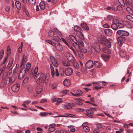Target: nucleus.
Returning <instances> with one entry per match:
<instances>
[{
  "instance_id": "f257e3e1",
  "label": "nucleus",
  "mask_w": 133,
  "mask_h": 133,
  "mask_svg": "<svg viewBox=\"0 0 133 133\" xmlns=\"http://www.w3.org/2000/svg\"><path fill=\"white\" fill-rule=\"evenodd\" d=\"M16 78V77L15 75H13L9 77L3 75L1 85L2 87H5L6 85H10L15 81Z\"/></svg>"
},
{
  "instance_id": "f03ea898",
  "label": "nucleus",
  "mask_w": 133,
  "mask_h": 133,
  "mask_svg": "<svg viewBox=\"0 0 133 133\" xmlns=\"http://www.w3.org/2000/svg\"><path fill=\"white\" fill-rule=\"evenodd\" d=\"M70 38L74 42L73 45L75 48L77 50L79 49L80 47L79 45H81L82 46H84V44L82 40H79L77 41L76 37L72 35H70L69 36Z\"/></svg>"
},
{
  "instance_id": "7ed1b4c3",
  "label": "nucleus",
  "mask_w": 133,
  "mask_h": 133,
  "mask_svg": "<svg viewBox=\"0 0 133 133\" xmlns=\"http://www.w3.org/2000/svg\"><path fill=\"white\" fill-rule=\"evenodd\" d=\"M36 79L37 83H43L48 78L46 77V75L44 73H39L36 76Z\"/></svg>"
},
{
  "instance_id": "20e7f679",
  "label": "nucleus",
  "mask_w": 133,
  "mask_h": 133,
  "mask_svg": "<svg viewBox=\"0 0 133 133\" xmlns=\"http://www.w3.org/2000/svg\"><path fill=\"white\" fill-rule=\"evenodd\" d=\"M53 44H54V46H55L57 51L61 52L63 50V47L59 43H56L54 42Z\"/></svg>"
},
{
  "instance_id": "39448f33",
  "label": "nucleus",
  "mask_w": 133,
  "mask_h": 133,
  "mask_svg": "<svg viewBox=\"0 0 133 133\" xmlns=\"http://www.w3.org/2000/svg\"><path fill=\"white\" fill-rule=\"evenodd\" d=\"M117 34L119 35L127 36L129 35V32L125 30H120L117 31Z\"/></svg>"
},
{
  "instance_id": "423d86ee",
  "label": "nucleus",
  "mask_w": 133,
  "mask_h": 133,
  "mask_svg": "<svg viewBox=\"0 0 133 133\" xmlns=\"http://www.w3.org/2000/svg\"><path fill=\"white\" fill-rule=\"evenodd\" d=\"M26 73V69L24 68H22L19 73L18 78L20 79L23 78Z\"/></svg>"
},
{
  "instance_id": "0eeeda50",
  "label": "nucleus",
  "mask_w": 133,
  "mask_h": 133,
  "mask_svg": "<svg viewBox=\"0 0 133 133\" xmlns=\"http://www.w3.org/2000/svg\"><path fill=\"white\" fill-rule=\"evenodd\" d=\"M66 56L68 60L70 62H72L74 60L75 58L73 55L69 52L66 53Z\"/></svg>"
},
{
  "instance_id": "6e6552de",
  "label": "nucleus",
  "mask_w": 133,
  "mask_h": 133,
  "mask_svg": "<svg viewBox=\"0 0 133 133\" xmlns=\"http://www.w3.org/2000/svg\"><path fill=\"white\" fill-rule=\"evenodd\" d=\"M50 59L51 61L54 66L57 67L58 65V63L56 59L53 56H51Z\"/></svg>"
},
{
  "instance_id": "1a4fd4ad",
  "label": "nucleus",
  "mask_w": 133,
  "mask_h": 133,
  "mask_svg": "<svg viewBox=\"0 0 133 133\" xmlns=\"http://www.w3.org/2000/svg\"><path fill=\"white\" fill-rule=\"evenodd\" d=\"M94 65V63L91 60L88 61L85 64L86 68L88 69L91 68Z\"/></svg>"
},
{
  "instance_id": "9d476101",
  "label": "nucleus",
  "mask_w": 133,
  "mask_h": 133,
  "mask_svg": "<svg viewBox=\"0 0 133 133\" xmlns=\"http://www.w3.org/2000/svg\"><path fill=\"white\" fill-rule=\"evenodd\" d=\"M92 49H94L95 51L98 52H99L100 51V48L99 44L98 43H95L93 46H92Z\"/></svg>"
},
{
  "instance_id": "9b49d317",
  "label": "nucleus",
  "mask_w": 133,
  "mask_h": 133,
  "mask_svg": "<svg viewBox=\"0 0 133 133\" xmlns=\"http://www.w3.org/2000/svg\"><path fill=\"white\" fill-rule=\"evenodd\" d=\"M20 85L19 84H17L13 85L12 87V90L14 92H17L19 89Z\"/></svg>"
},
{
  "instance_id": "f8f14e48",
  "label": "nucleus",
  "mask_w": 133,
  "mask_h": 133,
  "mask_svg": "<svg viewBox=\"0 0 133 133\" xmlns=\"http://www.w3.org/2000/svg\"><path fill=\"white\" fill-rule=\"evenodd\" d=\"M65 74L67 76H70L72 73L73 71L72 69L70 68H66L65 70Z\"/></svg>"
},
{
  "instance_id": "ddd939ff",
  "label": "nucleus",
  "mask_w": 133,
  "mask_h": 133,
  "mask_svg": "<svg viewBox=\"0 0 133 133\" xmlns=\"http://www.w3.org/2000/svg\"><path fill=\"white\" fill-rule=\"evenodd\" d=\"M114 21L116 22V23H112L111 25V27L113 30H116L118 28L117 23L119 21L117 19H115L114 20Z\"/></svg>"
},
{
  "instance_id": "4468645a",
  "label": "nucleus",
  "mask_w": 133,
  "mask_h": 133,
  "mask_svg": "<svg viewBox=\"0 0 133 133\" xmlns=\"http://www.w3.org/2000/svg\"><path fill=\"white\" fill-rule=\"evenodd\" d=\"M124 26L129 28H132V25L129 22L126 21H123V22Z\"/></svg>"
},
{
  "instance_id": "2eb2a0df",
  "label": "nucleus",
  "mask_w": 133,
  "mask_h": 133,
  "mask_svg": "<svg viewBox=\"0 0 133 133\" xmlns=\"http://www.w3.org/2000/svg\"><path fill=\"white\" fill-rule=\"evenodd\" d=\"M104 32L106 35L108 36H110L112 34V30L110 29H105L104 30Z\"/></svg>"
},
{
  "instance_id": "dca6fc26",
  "label": "nucleus",
  "mask_w": 133,
  "mask_h": 133,
  "mask_svg": "<svg viewBox=\"0 0 133 133\" xmlns=\"http://www.w3.org/2000/svg\"><path fill=\"white\" fill-rule=\"evenodd\" d=\"M27 90L29 93L30 94L32 93L34 90L33 86L31 85H30L28 86L27 87Z\"/></svg>"
},
{
  "instance_id": "f3484780",
  "label": "nucleus",
  "mask_w": 133,
  "mask_h": 133,
  "mask_svg": "<svg viewBox=\"0 0 133 133\" xmlns=\"http://www.w3.org/2000/svg\"><path fill=\"white\" fill-rule=\"evenodd\" d=\"M36 92L37 94H39L42 91V86L40 85H38L36 87L35 89Z\"/></svg>"
},
{
  "instance_id": "a211bd4d",
  "label": "nucleus",
  "mask_w": 133,
  "mask_h": 133,
  "mask_svg": "<svg viewBox=\"0 0 133 133\" xmlns=\"http://www.w3.org/2000/svg\"><path fill=\"white\" fill-rule=\"evenodd\" d=\"M14 59L12 58H11L9 61L7 65L6 68L9 69L10 68L14 62Z\"/></svg>"
},
{
  "instance_id": "6ab92c4d",
  "label": "nucleus",
  "mask_w": 133,
  "mask_h": 133,
  "mask_svg": "<svg viewBox=\"0 0 133 133\" xmlns=\"http://www.w3.org/2000/svg\"><path fill=\"white\" fill-rule=\"evenodd\" d=\"M73 105V103H69L68 104L64 105V107L66 109H71L72 108V105Z\"/></svg>"
},
{
  "instance_id": "aec40b11",
  "label": "nucleus",
  "mask_w": 133,
  "mask_h": 133,
  "mask_svg": "<svg viewBox=\"0 0 133 133\" xmlns=\"http://www.w3.org/2000/svg\"><path fill=\"white\" fill-rule=\"evenodd\" d=\"M101 57L104 61L108 60L110 58L109 55L107 54H102Z\"/></svg>"
},
{
  "instance_id": "412c9836",
  "label": "nucleus",
  "mask_w": 133,
  "mask_h": 133,
  "mask_svg": "<svg viewBox=\"0 0 133 133\" xmlns=\"http://www.w3.org/2000/svg\"><path fill=\"white\" fill-rule=\"evenodd\" d=\"M52 40L53 42H55L56 43H59V42L61 41V39L58 36H55L53 37Z\"/></svg>"
},
{
  "instance_id": "4be33fe9",
  "label": "nucleus",
  "mask_w": 133,
  "mask_h": 133,
  "mask_svg": "<svg viewBox=\"0 0 133 133\" xmlns=\"http://www.w3.org/2000/svg\"><path fill=\"white\" fill-rule=\"evenodd\" d=\"M107 40L106 37L104 36H101L100 38V41L102 44H104Z\"/></svg>"
},
{
  "instance_id": "5701e85b",
  "label": "nucleus",
  "mask_w": 133,
  "mask_h": 133,
  "mask_svg": "<svg viewBox=\"0 0 133 133\" xmlns=\"http://www.w3.org/2000/svg\"><path fill=\"white\" fill-rule=\"evenodd\" d=\"M63 83L64 85L66 87H69L70 85V81L68 79H65Z\"/></svg>"
},
{
  "instance_id": "b1692460",
  "label": "nucleus",
  "mask_w": 133,
  "mask_h": 133,
  "mask_svg": "<svg viewBox=\"0 0 133 133\" xmlns=\"http://www.w3.org/2000/svg\"><path fill=\"white\" fill-rule=\"evenodd\" d=\"M81 26L83 28L87 31H88L89 30L88 26L85 23H82L81 24Z\"/></svg>"
},
{
  "instance_id": "393cba45",
  "label": "nucleus",
  "mask_w": 133,
  "mask_h": 133,
  "mask_svg": "<svg viewBox=\"0 0 133 133\" xmlns=\"http://www.w3.org/2000/svg\"><path fill=\"white\" fill-rule=\"evenodd\" d=\"M50 66L51 69V75L52 77H54L55 74V72L54 68L51 64H50Z\"/></svg>"
},
{
  "instance_id": "a878e982",
  "label": "nucleus",
  "mask_w": 133,
  "mask_h": 133,
  "mask_svg": "<svg viewBox=\"0 0 133 133\" xmlns=\"http://www.w3.org/2000/svg\"><path fill=\"white\" fill-rule=\"evenodd\" d=\"M111 41L110 39H108L106 42L104 44L105 46L108 48H110L111 46Z\"/></svg>"
},
{
  "instance_id": "bb28decb",
  "label": "nucleus",
  "mask_w": 133,
  "mask_h": 133,
  "mask_svg": "<svg viewBox=\"0 0 133 133\" xmlns=\"http://www.w3.org/2000/svg\"><path fill=\"white\" fill-rule=\"evenodd\" d=\"M73 116H74V115L70 114H66V115H59L54 116V117L55 118L59 117H67L68 116L73 117Z\"/></svg>"
},
{
  "instance_id": "cd10ccee",
  "label": "nucleus",
  "mask_w": 133,
  "mask_h": 133,
  "mask_svg": "<svg viewBox=\"0 0 133 133\" xmlns=\"http://www.w3.org/2000/svg\"><path fill=\"white\" fill-rule=\"evenodd\" d=\"M15 5L17 8L18 10L20 9L21 7L20 3L18 1H16L15 2Z\"/></svg>"
},
{
  "instance_id": "c85d7f7f",
  "label": "nucleus",
  "mask_w": 133,
  "mask_h": 133,
  "mask_svg": "<svg viewBox=\"0 0 133 133\" xmlns=\"http://www.w3.org/2000/svg\"><path fill=\"white\" fill-rule=\"evenodd\" d=\"M125 40V37L122 36H120L117 38V40L118 42V43H120V44L122 43V41H124Z\"/></svg>"
},
{
  "instance_id": "c756f323",
  "label": "nucleus",
  "mask_w": 133,
  "mask_h": 133,
  "mask_svg": "<svg viewBox=\"0 0 133 133\" xmlns=\"http://www.w3.org/2000/svg\"><path fill=\"white\" fill-rule=\"evenodd\" d=\"M119 55L122 57H124L126 55V52L124 50H122L120 51Z\"/></svg>"
},
{
  "instance_id": "7c9ffc66",
  "label": "nucleus",
  "mask_w": 133,
  "mask_h": 133,
  "mask_svg": "<svg viewBox=\"0 0 133 133\" xmlns=\"http://www.w3.org/2000/svg\"><path fill=\"white\" fill-rule=\"evenodd\" d=\"M39 6L41 9L42 10H43L45 9V5L44 2H41L39 4Z\"/></svg>"
},
{
  "instance_id": "2f4dec72",
  "label": "nucleus",
  "mask_w": 133,
  "mask_h": 133,
  "mask_svg": "<svg viewBox=\"0 0 133 133\" xmlns=\"http://www.w3.org/2000/svg\"><path fill=\"white\" fill-rule=\"evenodd\" d=\"M24 55L22 60L21 67L23 65H25L26 62V58H24Z\"/></svg>"
},
{
  "instance_id": "473e14b6",
  "label": "nucleus",
  "mask_w": 133,
  "mask_h": 133,
  "mask_svg": "<svg viewBox=\"0 0 133 133\" xmlns=\"http://www.w3.org/2000/svg\"><path fill=\"white\" fill-rule=\"evenodd\" d=\"M28 3L32 5H34L36 4V0H28Z\"/></svg>"
},
{
  "instance_id": "72a5a7b5",
  "label": "nucleus",
  "mask_w": 133,
  "mask_h": 133,
  "mask_svg": "<svg viewBox=\"0 0 133 133\" xmlns=\"http://www.w3.org/2000/svg\"><path fill=\"white\" fill-rule=\"evenodd\" d=\"M76 35L78 37L81 38H84V36L82 33L80 31H78L76 34Z\"/></svg>"
},
{
  "instance_id": "f704fd0d",
  "label": "nucleus",
  "mask_w": 133,
  "mask_h": 133,
  "mask_svg": "<svg viewBox=\"0 0 133 133\" xmlns=\"http://www.w3.org/2000/svg\"><path fill=\"white\" fill-rule=\"evenodd\" d=\"M74 29L75 31L78 32V31H81V29L80 27L77 25H76L74 27Z\"/></svg>"
},
{
  "instance_id": "c9c22d12",
  "label": "nucleus",
  "mask_w": 133,
  "mask_h": 133,
  "mask_svg": "<svg viewBox=\"0 0 133 133\" xmlns=\"http://www.w3.org/2000/svg\"><path fill=\"white\" fill-rule=\"evenodd\" d=\"M132 2V0H125V4L127 6H128L131 5Z\"/></svg>"
},
{
  "instance_id": "e433bc0d",
  "label": "nucleus",
  "mask_w": 133,
  "mask_h": 133,
  "mask_svg": "<svg viewBox=\"0 0 133 133\" xmlns=\"http://www.w3.org/2000/svg\"><path fill=\"white\" fill-rule=\"evenodd\" d=\"M82 126L84 127L83 128V130L86 132H88L89 131V128L88 126H84V124H82Z\"/></svg>"
},
{
  "instance_id": "4c0bfd02",
  "label": "nucleus",
  "mask_w": 133,
  "mask_h": 133,
  "mask_svg": "<svg viewBox=\"0 0 133 133\" xmlns=\"http://www.w3.org/2000/svg\"><path fill=\"white\" fill-rule=\"evenodd\" d=\"M94 65L97 68H99L101 67V64L98 62L96 61L94 62Z\"/></svg>"
},
{
  "instance_id": "58836bf2",
  "label": "nucleus",
  "mask_w": 133,
  "mask_h": 133,
  "mask_svg": "<svg viewBox=\"0 0 133 133\" xmlns=\"http://www.w3.org/2000/svg\"><path fill=\"white\" fill-rule=\"evenodd\" d=\"M38 67L36 66L35 67L34 70V72L33 74L34 77H35L36 76L37 74L38 71Z\"/></svg>"
},
{
  "instance_id": "ea45409f",
  "label": "nucleus",
  "mask_w": 133,
  "mask_h": 133,
  "mask_svg": "<svg viewBox=\"0 0 133 133\" xmlns=\"http://www.w3.org/2000/svg\"><path fill=\"white\" fill-rule=\"evenodd\" d=\"M65 70L63 69H60L59 71V74L60 75L62 76H63L64 75V73H65Z\"/></svg>"
},
{
  "instance_id": "a19ab883",
  "label": "nucleus",
  "mask_w": 133,
  "mask_h": 133,
  "mask_svg": "<svg viewBox=\"0 0 133 133\" xmlns=\"http://www.w3.org/2000/svg\"><path fill=\"white\" fill-rule=\"evenodd\" d=\"M11 52V49L10 47L8 46L7 49V56H10Z\"/></svg>"
},
{
  "instance_id": "79ce46f5",
  "label": "nucleus",
  "mask_w": 133,
  "mask_h": 133,
  "mask_svg": "<svg viewBox=\"0 0 133 133\" xmlns=\"http://www.w3.org/2000/svg\"><path fill=\"white\" fill-rule=\"evenodd\" d=\"M127 11L130 14H133V10L131 8L128 7L126 8Z\"/></svg>"
},
{
  "instance_id": "37998d69",
  "label": "nucleus",
  "mask_w": 133,
  "mask_h": 133,
  "mask_svg": "<svg viewBox=\"0 0 133 133\" xmlns=\"http://www.w3.org/2000/svg\"><path fill=\"white\" fill-rule=\"evenodd\" d=\"M126 17L129 20L133 22V15L132 16L129 15H128Z\"/></svg>"
},
{
  "instance_id": "c03bdc74",
  "label": "nucleus",
  "mask_w": 133,
  "mask_h": 133,
  "mask_svg": "<svg viewBox=\"0 0 133 133\" xmlns=\"http://www.w3.org/2000/svg\"><path fill=\"white\" fill-rule=\"evenodd\" d=\"M63 64L64 66H68L70 65L69 63L67 61L63 62Z\"/></svg>"
},
{
  "instance_id": "a18cd8bd",
  "label": "nucleus",
  "mask_w": 133,
  "mask_h": 133,
  "mask_svg": "<svg viewBox=\"0 0 133 133\" xmlns=\"http://www.w3.org/2000/svg\"><path fill=\"white\" fill-rule=\"evenodd\" d=\"M103 87L100 86H94L93 87V90H99L101 89V88H103Z\"/></svg>"
},
{
  "instance_id": "49530a36",
  "label": "nucleus",
  "mask_w": 133,
  "mask_h": 133,
  "mask_svg": "<svg viewBox=\"0 0 133 133\" xmlns=\"http://www.w3.org/2000/svg\"><path fill=\"white\" fill-rule=\"evenodd\" d=\"M81 71L84 73H85L87 71L86 68L83 66L81 67Z\"/></svg>"
},
{
  "instance_id": "de8ad7c7",
  "label": "nucleus",
  "mask_w": 133,
  "mask_h": 133,
  "mask_svg": "<svg viewBox=\"0 0 133 133\" xmlns=\"http://www.w3.org/2000/svg\"><path fill=\"white\" fill-rule=\"evenodd\" d=\"M76 93L77 94L78 96L81 95L83 93L82 91L80 90H76Z\"/></svg>"
},
{
  "instance_id": "09e8293b",
  "label": "nucleus",
  "mask_w": 133,
  "mask_h": 133,
  "mask_svg": "<svg viewBox=\"0 0 133 133\" xmlns=\"http://www.w3.org/2000/svg\"><path fill=\"white\" fill-rule=\"evenodd\" d=\"M54 34V32L52 30H50L48 32V35L49 37H52Z\"/></svg>"
},
{
  "instance_id": "8fccbe9b",
  "label": "nucleus",
  "mask_w": 133,
  "mask_h": 133,
  "mask_svg": "<svg viewBox=\"0 0 133 133\" xmlns=\"http://www.w3.org/2000/svg\"><path fill=\"white\" fill-rule=\"evenodd\" d=\"M103 51L104 52L107 54H109L110 52V50L108 48H104L103 49Z\"/></svg>"
},
{
  "instance_id": "3c124183",
  "label": "nucleus",
  "mask_w": 133,
  "mask_h": 133,
  "mask_svg": "<svg viewBox=\"0 0 133 133\" xmlns=\"http://www.w3.org/2000/svg\"><path fill=\"white\" fill-rule=\"evenodd\" d=\"M73 65L75 68H79V65L78 63L76 62H75L73 63Z\"/></svg>"
},
{
  "instance_id": "603ef678",
  "label": "nucleus",
  "mask_w": 133,
  "mask_h": 133,
  "mask_svg": "<svg viewBox=\"0 0 133 133\" xmlns=\"http://www.w3.org/2000/svg\"><path fill=\"white\" fill-rule=\"evenodd\" d=\"M93 133H99L100 132V130L99 129L95 127L93 129Z\"/></svg>"
},
{
  "instance_id": "864d4df0",
  "label": "nucleus",
  "mask_w": 133,
  "mask_h": 133,
  "mask_svg": "<svg viewBox=\"0 0 133 133\" xmlns=\"http://www.w3.org/2000/svg\"><path fill=\"white\" fill-rule=\"evenodd\" d=\"M118 1L122 6H124L125 5V3L123 0H118Z\"/></svg>"
},
{
  "instance_id": "5fc2aeb1",
  "label": "nucleus",
  "mask_w": 133,
  "mask_h": 133,
  "mask_svg": "<svg viewBox=\"0 0 133 133\" xmlns=\"http://www.w3.org/2000/svg\"><path fill=\"white\" fill-rule=\"evenodd\" d=\"M30 66L31 65L30 63L29 62L28 63L26 66V68L27 71H28L29 70Z\"/></svg>"
},
{
  "instance_id": "6e6d98bb",
  "label": "nucleus",
  "mask_w": 133,
  "mask_h": 133,
  "mask_svg": "<svg viewBox=\"0 0 133 133\" xmlns=\"http://www.w3.org/2000/svg\"><path fill=\"white\" fill-rule=\"evenodd\" d=\"M102 127V125L101 124L98 123L96 124L95 127L99 129L101 128Z\"/></svg>"
},
{
  "instance_id": "4d7b16f0",
  "label": "nucleus",
  "mask_w": 133,
  "mask_h": 133,
  "mask_svg": "<svg viewBox=\"0 0 133 133\" xmlns=\"http://www.w3.org/2000/svg\"><path fill=\"white\" fill-rule=\"evenodd\" d=\"M117 25L118 27L119 28H123L124 25L123 23V24H122L121 23H117Z\"/></svg>"
},
{
  "instance_id": "13d9d810",
  "label": "nucleus",
  "mask_w": 133,
  "mask_h": 133,
  "mask_svg": "<svg viewBox=\"0 0 133 133\" xmlns=\"http://www.w3.org/2000/svg\"><path fill=\"white\" fill-rule=\"evenodd\" d=\"M86 112L88 114H93L94 112L91 110H86Z\"/></svg>"
},
{
  "instance_id": "bf43d9fd",
  "label": "nucleus",
  "mask_w": 133,
  "mask_h": 133,
  "mask_svg": "<svg viewBox=\"0 0 133 133\" xmlns=\"http://www.w3.org/2000/svg\"><path fill=\"white\" fill-rule=\"evenodd\" d=\"M46 42L50 44L51 45L53 46H54V44H53V41L50 40H46Z\"/></svg>"
},
{
  "instance_id": "052dcab7",
  "label": "nucleus",
  "mask_w": 133,
  "mask_h": 133,
  "mask_svg": "<svg viewBox=\"0 0 133 133\" xmlns=\"http://www.w3.org/2000/svg\"><path fill=\"white\" fill-rule=\"evenodd\" d=\"M29 80V78L26 77L23 81V83H27L28 82Z\"/></svg>"
},
{
  "instance_id": "680f3d73",
  "label": "nucleus",
  "mask_w": 133,
  "mask_h": 133,
  "mask_svg": "<svg viewBox=\"0 0 133 133\" xmlns=\"http://www.w3.org/2000/svg\"><path fill=\"white\" fill-rule=\"evenodd\" d=\"M4 54V51L3 50H1L0 52V59L2 58Z\"/></svg>"
},
{
  "instance_id": "e2e57ef3",
  "label": "nucleus",
  "mask_w": 133,
  "mask_h": 133,
  "mask_svg": "<svg viewBox=\"0 0 133 133\" xmlns=\"http://www.w3.org/2000/svg\"><path fill=\"white\" fill-rule=\"evenodd\" d=\"M61 39L62 41L64 42L68 46H69V44L68 42L64 38H62Z\"/></svg>"
},
{
  "instance_id": "0e129e2a",
  "label": "nucleus",
  "mask_w": 133,
  "mask_h": 133,
  "mask_svg": "<svg viewBox=\"0 0 133 133\" xmlns=\"http://www.w3.org/2000/svg\"><path fill=\"white\" fill-rule=\"evenodd\" d=\"M40 115L42 116H45L48 115V113L45 112H41L40 113Z\"/></svg>"
},
{
  "instance_id": "69168bd1",
  "label": "nucleus",
  "mask_w": 133,
  "mask_h": 133,
  "mask_svg": "<svg viewBox=\"0 0 133 133\" xmlns=\"http://www.w3.org/2000/svg\"><path fill=\"white\" fill-rule=\"evenodd\" d=\"M57 86V84L55 83H54L51 85V88L52 89H54L56 88Z\"/></svg>"
},
{
  "instance_id": "338daca9",
  "label": "nucleus",
  "mask_w": 133,
  "mask_h": 133,
  "mask_svg": "<svg viewBox=\"0 0 133 133\" xmlns=\"http://www.w3.org/2000/svg\"><path fill=\"white\" fill-rule=\"evenodd\" d=\"M47 101V99H42L40 101V103H43L44 102H46Z\"/></svg>"
},
{
  "instance_id": "774afa93",
  "label": "nucleus",
  "mask_w": 133,
  "mask_h": 133,
  "mask_svg": "<svg viewBox=\"0 0 133 133\" xmlns=\"http://www.w3.org/2000/svg\"><path fill=\"white\" fill-rule=\"evenodd\" d=\"M117 11L121 10H122V8L120 5H118L117 7Z\"/></svg>"
}]
</instances>
